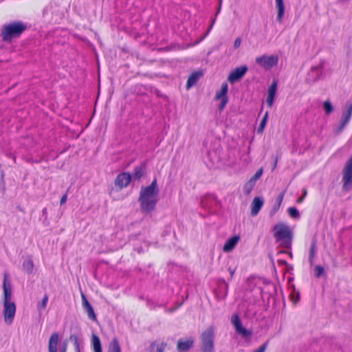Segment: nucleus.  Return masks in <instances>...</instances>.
<instances>
[{
	"mask_svg": "<svg viewBox=\"0 0 352 352\" xmlns=\"http://www.w3.org/2000/svg\"><path fill=\"white\" fill-rule=\"evenodd\" d=\"M138 200L142 212L150 214L155 209L159 200V188L155 180L149 186L142 187Z\"/></svg>",
	"mask_w": 352,
	"mask_h": 352,
	"instance_id": "f257e3e1",
	"label": "nucleus"
},
{
	"mask_svg": "<svg viewBox=\"0 0 352 352\" xmlns=\"http://www.w3.org/2000/svg\"><path fill=\"white\" fill-rule=\"evenodd\" d=\"M273 236L278 246L290 250L294 239L293 229L287 223L278 222L272 229Z\"/></svg>",
	"mask_w": 352,
	"mask_h": 352,
	"instance_id": "f03ea898",
	"label": "nucleus"
},
{
	"mask_svg": "<svg viewBox=\"0 0 352 352\" xmlns=\"http://www.w3.org/2000/svg\"><path fill=\"white\" fill-rule=\"evenodd\" d=\"M3 315L7 325L12 324L16 314V305L12 300V287H3Z\"/></svg>",
	"mask_w": 352,
	"mask_h": 352,
	"instance_id": "7ed1b4c3",
	"label": "nucleus"
},
{
	"mask_svg": "<svg viewBox=\"0 0 352 352\" xmlns=\"http://www.w3.org/2000/svg\"><path fill=\"white\" fill-rule=\"evenodd\" d=\"M25 29L21 23H12L3 26L1 35L3 40L10 41L12 38L18 37Z\"/></svg>",
	"mask_w": 352,
	"mask_h": 352,
	"instance_id": "20e7f679",
	"label": "nucleus"
},
{
	"mask_svg": "<svg viewBox=\"0 0 352 352\" xmlns=\"http://www.w3.org/2000/svg\"><path fill=\"white\" fill-rule=\"evenodd\" d=\"M203 352H214V328L208 327L201 335Z\"/></svg>",
	"mask_w": 352,
	"mask_h": 352,
	"instance_id": "39448f33",
	"label": "nucleus"
},
{
	"mask_svg": "<svg viewBox=\"0 0 352 352\" xmlns=\"http://www.w3.org/2000/svg\"><path fill=\"white\" fill-rule=\"evenodd\" d=\"M351 116L352 102L349 101L345 104L344 108L343 109L340 125L334 129V131L336 134H339L343 131V129L349 122Z\"/></svg>",
	"mask_w": 352,
	"mask_h": 352,
	"instance_id": "423d86ee",
	"label": "nucleus"
},
{
	"mask_svg": "<svg viewBox=\"0 0 352 352\" xmlns=\"http://www.w3.org/2000/svg\"><path fill=\"white\" fill-rule=\"evenodd\" d=\"M255 61L258 65L263 67L265 69L268 70L277 65L278 57L276 55L265 54L257 56Z\"/></svg>",
	"mask_w": 352,
	"mask_h": 352,
	"instance_id": "0eeeda50",
	"label": "nucleus"
},
{
	"mask_svg": "<svg viewBox=\"0 0 352 352\" xmlns=\"http://www.w3.org/2000/svg\"><path fill=\"white\" fill-rule=\"evenodd\" d=\"M232 323L234 325L236 331L242 335L243 337H248L252 335V332L242 325L241 320L237 314L233 315L232 317Z\"/></svg>",
	"mask_w": 352,
	"mask_h": 352,
	"instance_id": "6e6552de",
	"label": "nucleus"
},
{
	"mask_svg": "<svg viewBox=\"0 0 352 352\" xmlns=\"http://www.w3.org/2000/svg\"><path fill=\"white\" fill-rule=\"evenodd\" d=\"M228 86L227 83L222 84L220 90L216 94V99L221 101L219 104V110H223L228 102L227 93Z\"/></svg>",
	"mask_w": 352,
	"mask_h": 352,
	"instance_id": "1a4fd4ad",
	"label": "nucleus"
},
{
	"mask_svg": "<svg viewBox=\"0 0 352 352\" xmlns=\"http://www.w3.org/2000/svg\"><path fill=\"white\" fill-rule=\"evenodd\" d=\"M81 293V297H82V307L87 314L88 318L93 320L96 321V315L94 312V310L91 305V304L89 302L88 300L87 299L84 292L82 291H80Z\"/></svg>",
	"mask_w": 352,
	"mask_h": 352,
	"instance_id": "9d476101",
	"label": "nucleus"
},
{
	"mask_svg": "<svg viewBox=\"0 0 352 352\" xmlns=\"http://www.w3.org/2000/svg\"><path fill=\"white\" fill-rule=\"evenodd\" d=\"M248 67L243 66L241 67L236 68L233 70L228 76V80L231 83H234L241 79L246 73Z\"/></svg>",
	"mask_w": 352,
	"mask_h": 352,
	"instance_id": "9b49d317",
	"label": "nucleus"
},
{
	"mask_svg": "<svg viewBox=\"0 0 352 352\" xmlns=\"http://www.w3.org/2000/svg\"><path fill=\"white\" fill-rule=\"evenodd\" d=\"M240 241V236L235 235L228 239L223 246V251L226 253L232 252Z\"/></svg>",
	"mask_w": 352,
	"mask_h": 352,
	"instance_id": "f8f14e48",
	"label": "nucleus"
},
{
	"mask_svg": "<svg viewBox=\"0 0 352 352\" xmlns=\"http://www.w3.org/2000/svg\"><path fill=\"white\" fill-rule=\"evenodd\" d=\"M131 176L128 173H124L120 174L115 182V184L119 188L126 187L131 182Z\"/></svg>",
	"mask_w": 352,
	"mask_h": 352,
	"instance_id": "ddd939ff",
	"label": "nucleus"
},
{
	"mask_svg": "<svg viewBox=\"0 0 352 352\" xmlns=\"http://www.w3.org/2000/svg\"><path fill=\"white\" fill-rule=\"evenodd\" d=\"M276 90L277 82L276 81H274L273 83L268 88L266 98V102L270 107H271L273 105L274 100L276 96Z\"/></svg>",
	"mask_w": 352,
	"mask_h": 352,
	"instance_id": "4468645a",
	"label": "nucleus"
},
{
	"mask_svg": "<svg viewBox=\"0 0 352 352\" xmlns=\"http://www.w3.org/2000/svg\"><path fill=\"white\" fill-rule=\"evenodd\" d=\"M59 342V336L58 333H53L49 340L48 350L49 352H58V344Z\"/></svg>",
	"mask_w": 352,
	"mask_h": 352,
	"instance_id": "2eb2a0df",
	"label": "nucleus"
},
{
	"mask_svg": "<svg viewBox=\"0 0 352 352\" xmlns=\"http://www.w3.org/2000/svg\"><path fill=\"white\" fill-rule=\"evenodd\" d=\"M263 205V199L261 197H255L251 204V214L256 216Z\"/></svg>",
	"mask_w": 352,
	"mask_h": 352,
	"instance_id": "dca6fc26",
	"label": "nucleus"
},
{
	"mask_svg": "<svg viewBox=\"0 0 352 352\" xmlns=\"http://www.w3.org/2000/svg\"><path fill=\"white\" fill-rule=\"evenodd\" d=\"M194 340L188 339L186 340H179L177 342V349L180 352H186L192 347Z\"/></svg>",
	"mask_w": 352,
	"mask_h": 352,
	"instance_id": "f3484780",
	"label": "nucleus"
},
{
	"mask_svg": "<svg viewBox=\"0 0 352 352\" xmlns=\"http://www.w3.org/2000/svg\"><path fill=\"white\" fill-rule=\"evenodd\" d=\"M247 284L254 286H259L263 285H267L269 283L265 278L256 276H251L247 279Z\"/></svg>",
	"mask_w": 352,
	"mask_h": 352,
	"instance_id": "a211bd4d",
	"label": "nucleus"
},
{
	"mask_svg": "<svg viewBox=\"0 0 352 352\" xmlns=\"http://www.w3.org/2000/svg\"><path fill=\"white\" fill-rule=\"evenodd\" d=\"M91 345L94 352H102L100 340L96 334H92L91 336Z\"/></svg>",
	"mask_w": 352,
	"mask_h": 352,
	"instance_id": "6ab92c4d",
	"label": "nucleus"
},
{
	"mask_svg": "<svg viewBox=\"0 0 352 352\" xmlns=\"http://www.w3.org/2000/svg\"><path fill=\"white\" fill-rule=\"evenodd\" d=\"M276 6L278 10L277 20L281 22L285 13V6L283 0H276Z\"/></svg>",
	"mask_w": 352,
	"mask_h": 352,
	"instance_id": "aec40b11",
	"label": "nucleus"
},
{
	"mask_svg": "<svg viewBox=\"0 0 352 352\" xmlns=\"http://www.w3.org/2000/svg\"><path fill=\"white\" fill-rule=\"evenodd\" d=\"M107 352H122L121 347L117 338H114L110 342Z\"/></svg>",
	"mask_w": 352,
	"mask_h": 352,
	"instance_id": "412c9836",
	"label": "nucleus"
},
{
	"mask_svg": "<svg viewBox=\"0 0 352 352\" xmlns=\"http://www.w3.org/2000/svg\"><path fill=\"white\" fill-rule=\"evenodd\" d=\"M201 73L200 72H195L192 74L188 78L187 82V89H189L192 86H193L197 81L199 80V78L201 77Z\"/></svg>",
	"mask_w": 352,
	"mask_h": 352,
	"instance_id": "4be33fe9",
	"label": "nucleus"
},
{
	"mask_svg": "<svg viewBox=\"0 0 352 352\" xmlns=\"http://www.w3.org/2000/svg\"><path fill=\"white\" fill-rule=\"evenodd\" d=\"M289 296L291 300L294 304H296L300 300V292L298 289H296V287H291V290L289 292Z\"/></svg>",
	"mask_w": 352,
	"mask_h": 352,
	"instance_id": "5701e85b",
	"label": "nucleus"
},
{
	"mask_svg": "<svg viewBox=\"0 0 352 352\" xmlns=\"http://www.w3.org/2000/svg\"><path fill=\"white\" fill-rule=\"evenodd\" d=\"M23 270L28 273H32L34 270V263L31 258H26L23 263Z\"/></svg>",
	"mask_w": 352,
	"mask_h": 352,
	"instance_id": "b1692460",
	"label": "nucleus"
},
{
	"mask_svg": "<svg viewBox=\"0 0 352 352\" xmlns=\"http://www.w3.org/2000/svg\"><path fill=\"white\" fill-rule=\"evenodd\" d=\"M166 346V344L164 342H153L151 344V349L154 352H164Z\"/></svg>",
	"mask_w": 352,
	"mask_h": 352,
	"instance_id": "393cba45",
	"label": "nucleus"
},
{
	"mask_svg": "<svg viewBox=\"0 0 352 352\" xmlns=\"http://www.w3.org/2000/svg\"><path fill=\"white\" fill-rule=\"evenodd\" d=\"M48 302V296L47 294H45L41 302L37 304V309L39 314H41L43 311L46 308V306Z\"/></svg>",
	"mask_w": 352,
	"mask_h": 352,
	"instance_id": "a878e982",
	"label": "nucleus"
},
{
	"mask_svg": "<svg viewBox=\"0 0 352 352\" xmlns=\"http://www.w3.org/2000/svg\"><path fill=\"white\" fill-rule=\"evenodd\" d=\"M69 340L71 342H72L74 343L76 351L80 352L79 338H78V335H76V334L71 335L69 337Z\"/></svg>",
	"mask_w": 352,
	"mask_h": 352,
	"instance_id": "bb28decb",
	"label": "nucleus"
},
{
	"mask_svg": "<svg viewBox=\"0 0 352 352\" xmlns=\"http://www.w3.org/2000/svg\"><path fill=\"white\" fill-rule=\"evenodd\" d=\"M323 108L327 115H329L333 111V107L329 100H325L324 102Z\"/></svg>",
	"mask_w": 352,
	"mask_h": 352,
	"instance_id": "cd10ccee",
	"label": "nucleus"
},
{
	"mask_svg": "<svg viewBox=\"0 0 352 352\" xmlns=\"http://www.w3.org/2000/svg\"><path fill=\"white\" fill-rule=\"evenodd\" d=\"M289 216L293 219H299L300 213L298 210L294 207H290L287 210Z\"/></svg>",
	"mask_w": 352,
	"mask_h": 352,
	"instance_id": "c85d7f7f",
	"label": "nucleus"
},
{
	"mask_svg": "<svg viewBox=\"0 0 352 352\" xmlns=\"http://www.w3.org/2000/svg\"><path fill=\"white\" fill-rule=\"evenodd\" d=\"M267 118H268V112H266L263 118L262 119V120L261 122L260 126L258 129V133H263L264 128L265 127V125L267 123Z\"/></svg>",
	"mask_w": 352,
	"mask_h": 352,
	"instance_id": "c756f323",
	"label": "nucleus"
},
{
	"mask_svg": "<svg viewBox=\"0 0 352 352\" xmlns=\"http://www.w3.org/2000/svg\"><path fill=\"white\" fill-rule=\"evenodd\" d=\"M256 183L250 179L245 185L244 190L247 194L250 193V192L252 190L253 188L254 187Z\"/></svg>",
	"mask_w": 352,
	"mask_h": 352,
	"instance_id": "7c9ffc66",
	"label": "nucleus"
},
{
	"mask_svg": "<svg viewBox=\"0 0 352 352\" xmlns=\"http://www.w3.org/2000/svg\"><path fill=\"white\" fill-rule=\"evenodd\" d=\"M184 295H185V298L184 297V296H182V300L178 302L177 305L174 307H172V308H169L168 309H166V311L168 312V313H173L174 311H175L178 307H179L184 302L185 299L187 298L188 297V295L186 294V291L184 292Z\"/></svg>",
	"mask_w": 352,
	"mask_h": 352,
	"instance_id": "2f4dec72",
	"label": "nucleus"
},
{
	"mask_svg": "<svg viewBox=\"0 0 352 352\" xmlns=\"http://www.w3.org/2000/svg\"><path fill=\"white\" fill-rule=\"evenodd\" d=\"M320 74V71L319 68H318V67H313L309 72V75L314 76V78H313L314 81H316L317 80H318Z\"/></svg>",
	"mask_w": 352,
	"mask_h": 352,
	"instance_id": "473e14b6",
	"label": "nucleus"
},
{
	"mask_svg": "<svg viewBox=\"0 0 352 352\" xmlns=\"http://www.w3.org/2000/svg\"><path fill=\"white\" fill-rule=\"evenodd\" d=\"M263 174V168H260L255 175L250 178L251 180H253L255 183L261 177Z\"/></svg>",
	"mask_w": 352,
	"mask_h": 352,
	"instance_id": "72a5a7b5",
	"label": "nucleus"
},
{
	"mask_svg": "<svg viewBox=\"0 0 352 352\" xmlns=\"http://www.w3.org/2000/svg\"><path fill=\"white\" fill-rule=\"evenodd\" d=\"M307 194V190H306L305 188V189H303V190H302V195H301V197H299V198L297 199V201H297V203H298V204H300V203H302V202L303 201V200H304L305 197H306Z\"/></svg>",
	"mask_w": 352,
	"mask_h": 352,
	"instance_id": "f704fd0d",
	"label": "nucleus"
},
{
	"mask_svg": "<svg viewBox=\"0 0 352 352\" xmlns=\"http://www.w3.org/2000/svg\"><path fill=\"white\" fill-rule=\"evenodd\" d=\"M267 346V342L259 346L258 349L255 350L254 352H265Z\"/></svg>",
	"mask_w": 352,
	"mask_h": 352,
	"instance_id": "c9c22d12",
	"label": "nucleus"
},
{
	"mask_svg": "<svg viewBox=\"0 0 352 352\" xmlns=\"http://www.w3.org/2000/svg\"><path fill=\"white\" fill-rule=\"evenodd\" d=\"M241 38H236L234 42V49H237L239 47V46L241 45Z\"/></svg>",
	"mask_w": 352,
	"mask_h": 352,
	"instance_id": "e433bc0d",
	"label": "nucleus"
},
{
	"mask_svg": "<svg viewBox=\"0 0 352 352\" xmlns=\"http://www.w3.org/2000/svg\"><path fill=\"white\" fill-rule=\"evenodd\" d=\"M67 346V342H63V343H61L60 346V352H66Z\"/></svg>",
	"mask_w": 352,
	"mask_h": 352,
	"instance_id": "4c0bfd02",
	"label": "nucleus"
},
{
	"mask_svg": "<svg viewBox=\"0 0 352 352\" xmlns=\"http://www.w3.org/2000/svg\"><path fill=\"white\" fill-rule=\"evenodd\" d=\"M315 271L318 276H320L323 273V269L320 266H317L315 268Z\"/></svg>",
	"mask_w": 352,
	"mask_h": 352,
	"instance_id": "58836bf2",
	"label": "nucleus"
},
{
	"mask_svg": "<svg viewBox=\"0 0 352 352\" xmlns=\"http://www.w3.org/2000/svg\"><path fill=\"white\" fill-rule=\"evenodd\" d=\"M10 283L8 281V276L5 275L3 286H7L8 285H10Z\"/></svg>",
	"mask_w": 352,
	"mask_h": 352,
	"instance_id": "ea45409f",
	"label": "nucleus"
},
{
	"mask_svg": "<svg viewBox=\"0 0 352 352\" xmlns=\"http://www.w3.org/2000/svg\"><path fill=\"white\" fill-rule=\"evenodd\" d=\"M67 201V195H63L60 199V204L63 205Z\"/></svg>",
	"mask_w": 352,
	"mask_h": 352,
	"instance_id": "a19ab883",
	"label": "nucleus"
},
{
	"mask_svg": "<svg viewBox=\"0 0 352 352\" xmlns=\"http://www.w3.org/2000/svg\"><path fill=\"white\" fill-rule=\"evenodd\" d=\"M283 253H287L290 257H292V254L291 252H287V251H280L278 254L280 255L281 254H283Z\"/></svg>",
	"mask_w": 352,
	"mask_h": 352,
	"instance_id": "79ce46f5",
	"label": "nucleus"
},
{
	"mask_svg": "<svg viewBox=\"0 0 352 352\" xmlns=\"http://www.w3.org/2000/svg\"><path fill=\"white\" fill-rule=\"evenodd\" d=\"M135 176L137 178H140L142 176V173H141L140 170H136L135 173Z\"/></svg>",
	"mask_w": 352,
	"mask_h": 352,
	"instance_id": "37998d69",
	"label": "nucleus"
},
{
	"mask_svg": "<svg viewBox=\"0 0 352 352\" xmlns=\"http://www.w3.org/2000/svg\"><path fill=\"white\" fill-rule=\"evenodd\" d=\"M278 263L280 265H287V262L285 261H283V260H279L278 261Z\"/></svg>",
	"mask_w": 352,
	"mask_h": 352,
	"instance_id": "c03bdc74",
	"label": "nucleus"
},
{
	"mask_svg": "<svg viewBox=\"0 0 352 352\" xmlns=\"http://www.w3.org/2000/svg\"><path fill=\"white\" fill-rule=\"evenodd\" d=\"M211 28H212V25H210V27L209 30H207L206 34H208V32H210V30Z\"/></svg>",
	"mask_w": 352,
	"mask_h": 352,
	"instance_id": "a18cd8bd",
	"label": "nucleus"
},
{
	"mask_svg": "<svg viewBox=\"0 0 352 352\" xmlns=\"http://www.w3.org/2000/svg\"><path fill=\"white\" fill-rule=\"evenodd\" d=\"M211 28H212V25H210V27L209 30H207L206 34H208V32H210V30Z\"/></svg>",
	"mask_w": 352,
	"mask_h": 352,
	"instance_id": "49530a36",
	"label": "nucleus"
},
{
	"mask_svg": "<svg viewBox=\"0 0 352 352\" xmlns=\"http://www.w3.org/2000/svg\"><path fill=\"white\" fill-rule=\"evenodd\" d=\"M211 28H212V25H210V27L209 30H207L206 34H208V32H210V30Z\"/></svg>",
	"mask_w": 352,
	"mask_h": 352,
	"instance_id": "de8ad7c7",
	"label": "nucleus"
},
{
	"mask_svg": "<svg viewBox=\"0 0 352 352\" xmlns=\"http://www.w3.org/2000/svg\"><path fill=\"white\" fill-rule=\"evenodd\" d=\"M214 293L217 295V288L214 290Z\"/></svg>",
	"mask_w": 352,
	"mask_h": 352,
	"instance_id": "09e8293b",
	"label": "nucleus"
},
{
	"mask_svg": "<svg viewBox=\"0 0 352 352\" xmlns=\"http://www.w3.org/2000/svg\"><path fill=\"white\" fill-rule=\"evenodd\" d=\"M214 20L212 21V25H211L212 26L214 24Z\"/></svg>",
	"mask_w": 352,
	"mask_h": 352,
	"instance_id": "8fccbe9b",
	"label": "nucleus"
}]
</instances>
